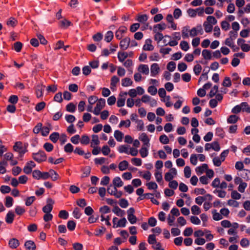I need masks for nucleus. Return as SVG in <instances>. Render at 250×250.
I'll list each match as a JSON object with an SVG mask.
<instances>
[{
    "instance_id": "obj_1",
    "label": "nucleus",
    "mask_w": 250,
    "mask_h": 250,
    "mask_svg": "<svg viewBox=\"0 0 250 250\" xmlns=\"http://www.w3.org/2000/svg\"><path fill=\"white\" fill-rule=\"evenodd\" d=\"M32 158L37 162L41 163L47 159L46 154L43 151L40 150L37 153H32Z\"/></svg>"
},
{
    "instance_id": "obj_2",
    "label": "nucleus",
    "mask_w": 250,
    "mask_h": 250,
    "mask_svg": "<svg viewBox=\"0 0 250 250\" xmlns=\"http://www.w3.org/2000/svg\"><path fill=\"white\" fill-rule=\"evenodd\" d=\"M105 105V100L104 99L100 98L97 101L96 105L93 110V113L96 115L100 114L102 109L104 107Z\"/></svg>"
},
{
    "instance_id": "obj_3",
    "label": "nucleus",
    "mask_w": 250,
    "mask_h": 250,
    "mask_svg": "<svg viewBox=\"0 0 250 250\" xmlns=\"http://www.w3.org/2000/svg\"><path fill=\"white\" fill-rule=\"evenodd\" d=\"M134 213L135 209L133 208H130L127 210V219L131 224H135L137 222V219Z\"/></svg>"
},
{
    "instance_id": "obj_4",
    "label": "nucleus",
    "mask_w": 250,
    "mask_h": 250,
    "mask_svg": "<svg viewBox=\"0 0 250 250\" xmlns=\"http://www.w3.org/2000/svg\"><path fill=\"white\" fill-rule=\"evenodd\" d=\"M47 204L42 208V211L45 213H50L53 209L54 201L51 198H48L46 201Z\"/></svg>"
},
{
    "instance_id": "obj_5",
    "label": "nucleus",
    "mask_w": 250,
    "mask_h": 250,
    "mask_svg": "<svg viewBox=\"0 0 250 250\" xmlns=\"http://www.w3.org/2000/svg\"><path fill=\"white\" fill-rule=\"evenodd\" d=\"M35 167L36 164L33 161H29L26 164L23 169V171L26 174H30L32 172L33 168Z\"/></svg>"
},
{
    "instance_id": "obj_6",
    "label": "nucleus",
    "mask_w": 250,
    "mask_h": 250,
    "mask_svg": "<svg viewBox=\"0 0 250 250\" xmlns=\"http://www.w3.org/2000/svg\"><path fill=\"white\" fill-rule=\"evenodd\" d=\"M160 72V68L157 63H154L150 66V73L152 76H156Z\"/></svg>"
},
{
    "instance_id": "obj_7",
    "label": "nucleus",
    "mask_w": 250,
    "mask_h": 250,
    "mask_svg": "<svg viewBox=\"0 0 250 250\" xmlns=\"http://www.w3.org/2000/svg\"><path fill=\"white\" fill-rule=\"evenodd\" d=\"M130 39L128 37H126L121 40L120 42V47L121 48L125 50L127 49L130 45Z\"/></svg>"
},
{
    "instance_id": "obj_8",
    "label": "nucleus",
    "mask_w": 250,
    "mask_h": 250,
    "mask_svg": "<svg viewBox=\"0 0 250 250\" xmlns=\"http://www.w3.org/2000/svg\"><path fill=\"white\" fill-rule=\"evenodd\" d=\"M139 139L144 143L143 146H146L147 147H149V139L146 133H142L140 135Z\"/></svg>"
},
{
    "instance_id": "obj_9",
    "label": "nucleus",
    "mask_w": 250,
    "mask_h": 250,
    "mask_svg": "<svg viewBox=\"0 0 250 250\" xmlns=\"http://www.w3.org/2000/svg\"><path fill=\"white\" fill-rule=\"evenodd\" d=\"M138 71L145 75H148L149 72L148 66L146 64H140L138 67Z\"/></svg>"
},
{
    "instance_id": "obj_10",
    "label": "nucleus",
    "mask_w": 250,
    "mask_h": 250,
    "mask_svg": "<svg viewBox=\"0 0 250 250\" xmlns=\"http://www.w3.org/2000/svg\"><path fill=\"white\" fill-rule=\"evenodd\" d=\"M143 49L145 51H152L154 49V46L152 45L151 39L146 40L145 43L143 46Z\"/></svg>"
},
{
    "instance_id": "obj_11",
    "label": "nucleus",
    "mask_w": 250,
    "mask_h": 250,
    "mask_svg": "<svg viewBox=\"0 0 250 250\" xmlns=\"http://www.w3.org/2000/svg\"><path fill=\"white\" fill-rule=\"evenodd\" d=\"M24 247L27 250H36L35 243L32 240H27L24 243Z\"/></svg>"
},
{
    "instance_id": "obj_12",
    "label": "nucleus",
    "mask_w": 250,
    "mask_h": 250,
    "mask_svg": "<svg viewBox=\"0 0 250 250\" xmlns=\"http://www.w3.org/2000/svg\"><path fill=\"white\" fill-rule=\"evenodd\" d=\"M45 86L42 84H38L36 87V94L37 98L42 97L43 95V91Z\"/></svg>"
},
{
    "instance_id": "obj_13",
    "label": "nucleus",
    "mask_w": 250,
    "mask_h": 250,
    "mask_svg": "<svg viewBox=\"0 0 250 250\" xmlns=\"http://www.w3.org/2000/svg\"><path fill=\"white\" fill-rule=\"evenodd\" d=\"M167 21L170 24L169 28H171L173 30H176L177 28L176 24L173 21V18L171 14H168L166 17Z\"/></svg>"
},
{
    "instance_id": "obj_14",
    "label": "nucleus",
    "mask_w": 250,
    "mask_h": 250,
    "mask_svg": "<svg viewBox=\"0 0 250 250\" xmlns=\"http://www.w3.org/2000/svg\"><path fill=\"white\" fill-rule=\"evenodd\" d=\"M8 245L10 248L16 249L20 245V242L16 238H12L9 240Z\"/></svg>"
},
{
    "instance_id": "obj_15",
    "label": "nucleus",
    "mask_w": 250,
    "mask_h": 250,
    "mask_svg": "<svg viewBox=\"0 0 250 250\" xmlns=\"http://www.w3.org/2000/svg\"><path fill=\"white\" fill-rule=\"evenodd\" d=\"M208 168V165L206 164H204L201 166H199L196 167V171L198 174H201L205 171H207Z\"/></svg>"
},
{
    "instance_id": "obj_16",
    "label": "nucleus",
    "mask_w": 250,
    "mask_h": 250,
    "mask_svg": "<svg viewBox=\"0 0 250 250\" xmlns=\"http://www.w3.org/2000/svg\"><path fill=\"white\" fill-rule=\"evenodd\" d=\"M112 182L114 187L115 188L121 187L124 185L123 181L119 177H116L114 178Z\"/></svg>"
},
{
    "instance_id": "obj_17",
    "label": "nucleus",
    "mask_w": 250,
    "mask_h": 250,
    "mask_svg": "<svg viewBox=\"0 0 250 250\" xmlns=\"http://www.w3.org/2000/svg\"><path fill=\"white\" fill-rule=\"evenodd\" d=\"M112 211L118 216L122 217L125 214V211L122 210L117 206L114 207L112 209Z\"/></svg>"
},
{
    "instance_id": "obj_18",
    "label": "nucleus",
    "mask_w": 250,
    "mask_h": 250,
    "mask_svg": "<svg viewBox=\"0 0 250 250\" xmlns=\"http://www.w3.org/2000/svg\"><path fill=\"white\" fill-rule=\"evenodd\" d=\"M14 213L11 211H9L6 214L5 221L8 224H11L14 220Z\"/></svg>"
},
{
    "instance_id": "obj_19",
    "label": "nucleus",
    "mask_w": 250,
    "mask_h": 250,
    "mask_svg": "<svg viewBox=\"0 0 250 250\" xmlns=\"http://www.w3.org/2000/svg\"><path fill=\"white\" fill-rule=\"evenodd\" d=\"M128 165V163L127 161L124 160L119 163L118 166L119 169L121 171L125 170L127 168Z\"/></svg>"
},
{
    "instance_id": "obj_20",
    "label": "nucleus",
    "mask_w": 250,
    "mask_h": 250,
    "mask_svg": "<svg viewBox=\"0 0 250 250\" xmlns=\"http://www.w3.org/2000/svg\"><path fill=\"white\" fill-rule=\"evenodd\" d=\"M128 57V53L119 52L118 53V58L120 62H123Z\"/></svg>"
},
{
    "instance_id": "obj_21",
    "label": "nucleus",
    "mask_w": 250,
    "mask_h": 250,
    "mask_svg": "<svg viewBox=\"0 0 250 250\" xmlns=\"http://www.w3.org/2000/svg\"><path fill=\"white\" fill-rule=\"evenodd\" d=\"M133 82L129 78H125L122 80V85L124 87H127L132 84Z\"/></svg>"
},
{
    "instance_id": "obj_22",
    "label": "nucleus",
    "mask_w": 250,
    "mask_h": 250,
    "mask_svg": "<svg viewBox=\"0 0 250 250\" xmlns=\"http://www.w3.org/2000/svg\"><path fill=\"white\" fill-rule=\"evenodd\" d=\"M146 146H143L140 150V153L142 157L145 158L148 155V149Z\"/></svg>"
},
{
    "instance_id": "obj_23",
    "label": "nucleus",
    "mask_w": 250,
    "mask_h": 250,
    "mask_svg": "<svg viewBox=\"0 0 250 250\" xmlns=\"http://www.w3.org/2000/svg\"><path fill=\"white\" fill-rule=\"evenodd\" d=\"M166 27L167 25L165 23H161L160 24H158L154 26L153 31L155 33H156L157 32V29L159 30H163L166 28Z\"/></svg>"
},
{
    "instance_id": "obj_24",
    "label": "nucleus",
    "mask_w": 250,
    "mask_h": 250,
    "mask_svg": "<svg viewBox=\"0 0 250 250\" xmlns=\"http://www.w3.org/2000/svg\"><path fill=\"white\" fill-rule=\"evenodd\" d=\"M239 119V117L237 116L236 115H230L228 118L227 122L229 124H235L238 121Z\"/></svg>"
},
{
    "instance_id": "obj_25",
    "label": "nucleus",
    "mask_w": 250,
    "mask_h": 250,
    "mask_svg": "<svg viewBox=\"0 0 250 250\" xmlns=\"http://www.w3.org/2000/svg\"><path fill=\"white\" fill-rule=\"evenodd\" d=\"M114 137L118 142H121L124 137V134L119 130H116L114 132Z\"/></svg>"
},
{
    "instance_id": "obj_26",
    "label": "nucleus",
    "mask_w": 250,
    "mask_h": 250,
    "mask_svg": "<svg viewBox=\"0 0 250 250\" xmlns=\"http://www.w3.org/2000/svg\"><path fill=\"white\" fill-rule=\"evenodd\" d=\"M242 111H246L247 113H250V106L247 102H243L240 104Z\"/></svg>"
},
{
    "instance_id": "obj_27",
    "label": "nucleus",
    "mask_w": 250,
    "mask_h": 250,
    "mask_svg": "<svg viewBox=\"0 0 250 250\" xmlns=\"http://www.w3.org/2000/svg\"><path fill=\"white\" fill-rule=\"evenodd\" d=\"M120 79L116 76H113L111 79V88L116 86L117 84L119 82Z\"/></svg>"
},
{
    "instance_id": "obj_28",
    "label": "nucleus",
    "mask_w": 250,
    "mask_h": 250,
    "mask_svg": "<svg viewBox=\"0 0 250 250\" xmlns=\"http://www.w3.org/2000/svg\"><path fill=\"white\" fill-rule=\"evenodd\" d=\"M76 109V105L72 103L68 104L66 106V110L69 112L73 113Z\"/></svg>"
},
{
    "instance_id": "obj_29",
    "label": "nucleus",
    "mask_w": 250,
    "mask_h": 250,
    "mask_svg": "<svg viewBox=\"0 0 250 250\" xmlns=\"http://www.w3.org/2000/svg\"><path fill=\"white\" fill-rule=\"evenodd\" d=\"M100 141L99 140L98 136L96 135H92V141L91 142V146L94 147L96 145H99Z\"/></svg>"
},
{
    "instance_id": "obj_30",
    "label": "nucleus",
    "mask_w": 250,
    "mask_h": 250,
    "mask_svg": "<svg viewBox=\"0 0 250 250\" xmlns=\"http://www.w3.org/2000/svg\"><path fill=\"white\" fill-rule=\"evenodd\" d=\"M17 21L13 17L10 18L7 21V25L11 27H15L17 24Z\"/></svg>"
},
{
    "instance_id": "obj_31",
    "label": "nucleus",
    "mask_w": 250,
    "mask_h": 250,
    "mask_svg": "<svg viewBox=\"0 0 250 250\" xmlns=\"http://www.w3.org/2000/svg\"><path fill=\"white\" fill-rule=\"evenodd\" d=\"M136 20L140 22L145 23L148 20V16L146 14L138 15Z\"/></svg>"
},
{
    "instance_id": "obj_32",
    "label": "nucleus",
    "mask_w": 250,
    "mask_h": 250,
    "mask_svg": "<svg viewBox=\"0 0 250 250\" xmlns=\"http://www.w3.org/2000/svg\"><path fill=\"white\" fill-rule=\"evenodd\" d=\"M91 168L89 167H85L82 169L83 174L82 175V177H88L90 173Z\"/></svg>"
},
{
    "instance_id": "obj_33",
    "label": "nucleus",
    "mask_w": 250,
    "mask_h": 250,
    "mask_svg": "<svg viewBox=\"0 0 250 250\" xmlns=\"http://www.w3.org/2000/svg\"><path fill=\"white\" fill-rule=\"evenodd\" d=\"M81 143L83 145H87L90 142V138L87 135H83L80 139Z\"/></svg>"
},
{
    "instance_id": "obj_34",
    "label": "nucleus",
    "mask_w": 250,
    "mask_h": 250,
    "mask_svg": "<svg viewBox=\"0 0 250 250\" xmlns=\"http://www.w3.org/2000/svg\"><path fill=\"white\" fill-rule=\"evenodd\" d=\"M50 177L53 181H56L59 178V175L58 173L53 169L49 170Z\"/></svg>"
},
{
    "instance_id": "obj_35",
    "label": "nucleus",
    "mask_w": 250,
    "mask_h": 250,
    "mask_svg": "<svg viewBox=\"0 0 250 250\" xmlns=\"http://www.w3.org/2000/svg\"><path fill=\"white\" fill-rule=\"evenodd\" d=\"M202 54L205 59L210 60L211 58V52L208 50H203Z\"/></svg>"
},
{
    "instance_id": "obj_36",
    "label": "nucleus",
    "mask_w": 250,
    "mask_h": 250,
    "mask_svg": "<svg viewBox=\"0 0 250 250\" xmlns=\"http://www.w3.org/2000/svg\"><path fill=\"white\" fill-rule=\"evenodd\" d=\"M229 152V149L224 150L220 155V165L222 162H224L226 157L228 156Z\"/></svg>"
},
{
    "instance_id": "obj_37",
    "label": "nucleus",
    "mask_w": 250,
    "mask_h": 250,
    "mask_svg": "<svg viewBox=\"0 0 250 250\" xmlns=\"http://www.w3.org/2000/svg\"><path fill=\"white\" fill-rule=\"evenodd\" d=\"M49 138L52 142L55 143L59 138V134L58 132H54L50 135Z\"/></svg>"
},
{
    "instance_id": "obj_38",
    "label": "nucleus",
    "mask_w": 250,
    "mask_h": 250,
    "mask_svg": "<svg viewBox=\"0 0 250 250\" xmlns=\"http://www.w3.org/2000/svg\"><path fill=\"white\" fill-rule=\"evenodd\" d=\"M128 146L126 145H121L118 147V151L120 153H125L129 154Z\"/></svg>"
},
{
    "instance_id": "obj_39",
    "label": "nucleus",
    "mask_w": 250,
    "mask_h": 250,
    "mask_svg": "<svg viewBox=\"0 0 250 250\" xmlns=\"http://www.w3.org/2000/svg\"><path fill=\"white\" fill-rule=\"evenodd\" d=\"M113 38V33L112 31H108L104 37V40L107 42H109Z\"/></svg>"
},
{
    "instance_id": "obj_40",
    "label": "nucleus",
    "mask_w": 250,
    "mask_h": 250,
    "mask_svg": "<svg viewBox=\"0 0 250 250\" xmlns=\"http://www.w3.org/2000/svg\"><path fill=\"white\" fill-rule=\"evenodd\" d=\"M13 199L10 196H7L5 198V206L7 208H10L13 205Z\"/></svg>"
},
{
    "instance_id": "obj_41",
    "label": "nucleus",
    "mask_w": 250,
    "mask_h": 250,
    "mask_svg": "<svg viewBox=\"0 0 250 250\" xmlns=\"http://www.w3.org/2000/svg\"><path fill=\"white\" fill-rule=\"evenodd\" d=\"M22 47V43L20 42H17L14 44L13 48L16 52H19L21 51Z\"/></svg>"
},
{
    "instance_id": "obj_42",
    "label": "nucleus",
    "mask_w": 250,
    "mask_h": 250,
    "mask_svg": "<svg viewBox=\"0 0 250 250\" xmlns=\"http://www.w3.org/2000/svg\"><path fill=\"white\" fill-rule=\"evenodd\" d=\"M50 125L49 126H42L41 133L42 136H46L49 133L50 130Z\"/></svg>"
},
{
    "instance_id": "obj_43",
    "label": "nucleus",
    "mask_w": 250,
    "mask_h": 250,
    "mask_svg": "<svg viewBox=\"0 0 250 250\" xmlns=\"http://www.w3.org/2000/svg\"><path fill=\"white\" fill-rule=\"evenodd\" d=\"M160 142L163 144H167L169 143V139L165 134L162 135L159 138Z\"/></svg>"
},
{
    "instance_id": "obj_44",
    "label": "nucleus",
    "mask_w": 250,
    "mask_h": 250,
    "mask_svg": "<svg viewBox=\"0 0 250 250\" xmlns=\"http://www.w3.org/2000/svg\"><path fill=\"white\" fill-rule=\"evenodd\" d=\"M127 223V221L125 218H123L118 221L117 225L116 228L118 227H125Z\"/></svg>"
},
{
    "instance_id": "obj_45",
    "label": "nucleus",
    "mask_w": 250,
    "mask_h": 250,
    "mask_svg": "<svg viewBox=\"0 0 250 250\" xmlns=\"http://www.w3.org/2000/svg\"><path fill=\"white\" fill-rule=\"evenodd\" d=\"M191 210L192 213L194 215H198L201 213L200 208L196 205L193 206L191 207Z\"/></svg>"
},
{
    "instance_id": "obj_46",
    "label": "nucleus",
    "mask_w": 250,
    "mask_h": 250,
    "mask_svg": "<svg viewBox=\"0 0 250 250\" xmlns=\"http://www.w3.org/2000/svg\"><path fill=\"white\" fill-rule=\"evenodd\" d=\"M0 191L3 194L8 193L10 192L11 188L8 186H1L0 188Z\"/></svg>"
},
{
    "instance_id": "obj_47",
    "label": "nucleus",
    "mask_w": 250,
    "mask_h": 250,
    "mask_svg": "<svg viewBox=\"0 0 250 250\" xmlns=\"http://www.w3.org/2000/svg\"><path fill=\"white\" fill-rule=\"evenodd\" d=\"M180 46L181 48L185 51H187L189 49L188 43L186 41H182L180 44Z\"/></svg>"
},
{
    "instance_id": "obj_48",
    "label": "nucleus",
    "mask_w": 250,
    "mask_h": 250,
    "mask_svg": "<svg viewBox=\"0 0 250 250\" xmlns=\"http://www.w3.org/2000/svg\"><path fill=\"white\" fill-rule=\"evenodd\" d=\"M45 103L44 102H40L37 104L35 107V109L37 111H40L42 110L45 106Z\"/></svg>"
},
{
    "instance_id": "obj_49",
    "label": "nucleus",
    "mask_w": 250,
    "mask_h": 250,
    "mask_svg": "<svg viewBox=\"0 0 250 250\" xmlns=\"http://www.w3.org/2000/svg\"><path fill=\"white\" fill-rule=\"evenodd\" d=\"M131 124L130 121L129 120H122L121 121L119 126L120 127H121L122 126H125V127H128L130 126Z\"/></svg>"
},
{
    "instance_id": "obj_50",
    "label": "nucleus",
    "mask_w": 250,
    "mask_h": 250,
    "mask_svg": "<svg viewBox=\"0 0 250 250\" xmlns=\"http://www.w3.org/2000/svg\"><path fill=\"white\" fill-rule=\"evenodd\" d=\"M175 68H176V63L174 62H172V61L170 62L167 64V69L169 71H171V72L173 71L175 69Z\"/></svg>"
},
{
    "instance_id": "obj_51",
    "label": "nucleus",
    "mask_w": 250,
    "mask_h": 250,
    "mask_svg": "<svg viewBox=\"0 0 250 250\" xmlns=\"http://www.w3.org/2000/svg\"><path fill=\"white\" fill-rule=\"evenodd\" d=\"M71 22L66 19H64L63 20L60 21V25L62 27L66 28L71 25Z\"/></svg>"
},
{
    "instance_id": "obj_52",
    "label": "nucleus",
    "mask_w": 250,
    "mask_h": 250,
    "mask_svg": "<svg viewBox=\"0 0 250 250\" xmlns=\"http://www.w3.org/2000/svg\"><path fill=\"white\" fill-rule=\"evenodd\" d=\"M218 90V87L217 85H215L211 89L209 96L210 97H213L217 94Z\"/></svg>"
},
{
    "instance_id": "obj_53",
    "label": "nucleus",
    "mask_w": 250,
    "mask_h": 250,
    "mask_svg": "<svg viewBox=\"0 0 250 250\" xmlns=\"http://www.w3.org/2000/svg\"><path fill=\"white\" fill-rule=\"evenodd\" d=\"M155 177L158 182H160L162 180V172L159 170H156L155 173Z\"/></svg>"
},
{
    "instance_id": "obj_54",
    "label": "nucleus",
    "mask_w": 250,
    "mask_h": 250,
    "mask_svg": "<svg viewBox=\"0 0 250 250\" xmlns=\"http://www.w3.org/2000/svg\"><path fill=\"white\" fill-rule=\"evenodd\" d=\"M59 217L63 219H66L68 217V213L66 210H62L59 213Z\"/></svg>"
},
{
    "instance_id": "obj_55",
    "label": "nucleus",
    "mask_w": 250,
    "mask_h": 250,
    "mask_svg": "<svg viewBox=\"0 0 250 250\" xmlns=\"http://www.w3.org/2000/svg\"><path fill=\"white\" fill-rule=\"evenodd\" d=\"M67 227L69 230L72 231L75 229L76 227V223L73 221H69L67 222Z\"/></svg>"
},
{
    "instance_id": "obj_56",
    "label": "nucleus",
    "mask_w": 250,
    "mask_h": 250,
    "mask_svg": "<svg viewBox=\"0 0 250 250\" xmlns=\"http://www.w3.org/2000/svg\"><path fill=\"white\" fill-rule=\"evenodd\" d=\"M203 25L206 32H210L212 31L213 25L210 23H208V22L205 21Z\"/></svg>"
},
{
    "instance_id": "obj_57",
    "label": "nucleus",
    "mask_w": 250,
    "mask_h": 250,
    "mask_svg": "<svg viewBox=\"0 0 250 250\" xmlns=\"http://www.w3.org/2000/svg\"><path fill=\"white\" fill-rule=\"evenodd\" d=\"M217 20L214 17L212 16H209L207 17L206 22H208V23H210L213 25L217 23Z\"/></svg>"
},
{
    "instance_id": "obj_58",
    "label": "nucleus",
    "mask_w": 250,
    "mask_h": 250,
    "mask_svg": "<svg viewBox=\"0 0 250 250\" xmlns=\"http://www.w3.org/2000/svg\"><path fill=\"white\" fill-rule=\"evenodd\" d=\"M231 197L233 199L238 200L241 198V195L236 190H233L231 193Z\"/></svg>"
},
{
    "instance_id": "obj_59",
    "label": "nucleus",
    "mask_w": 250,
    "mask_h": 250,
    "mask_svg": "<svg viewBox=\"0 0 250 250\" xmlns=\"http://www.w3.org/2000/svg\"><path fill=\"white\" fill-rule=\"evenodd\" d=\"M182 36L183 39L188 38V29L187 27H184L182 30Z\"/></svg>"
},
{
    "instance_id": "obj_60",
    "label": "nucleus",
    "mask_w": 250,
    "mask_h": 250,
    "mask_svg": "<svg viewBox=\"0 0 250 250\" xmlns=\"http://www.w3.org/2000/svg\"><path fill=\"white\" fill-rule=\"evenodd\" d=\"M25 212L24 208L21 206H17L15 208V212L19 215L23 214Z\"/></svg>"
},
{
    "instance_id": "obj_61",
    "label": "nucleus",
    "mask_w": 250,
    "mask_h": 250,
    "mask_svg": "<svg viewBox=\"0 0 250 250\" xmlns=\"http://www.w3.org/2000/svg\"><path fill=\"white\" fill-rule=\"evenodd\" d=\"M43 148L47 151L50 152L53 149V146L49 143H45L43 145Z\"/></svg>"
},
{
    "instance_id": "obj_62",
    "label": "nucleus",
    "mask_w": 250,
    "mask_h": 250,
    "mask_svg": "<svg viewBox=\"0 0 250 250\" xmlns=\"http://www.w3.org/2000/svg\"><path fill=\"white\" fill-rule=\"evenodd\" d=\"M64 149L66 152L71 153L73 151V146L71 144L68 143L64 146Z\"/></svg>"
},
{
    "instance_id": "obj_63",
    "label": "nucleus",
    "mask_w": 250,
    "mask_h": 250,
    "mask_svg": "<svg viewBox=\"0 0 250 250\" xmlns=\"http://www.w3.org/2000/svg\"><path fill=\"white\" fill-rule=\"evenodd\" d=\"M119 205L122 208H126L128 206V201L125 199H121L119 201Z\"/></svg>"
},
{
    "instance_id": "obj_64",
    "label": "nucleus",
    "mask_w": 250,
    "mask_h": 250,
    "mask_svg": "<svg viewBox=\"0 0 250 250\" xmlns=\"http://www.w3.org/2000/svg\"><path fill=\"white\" fill-rule=\"evenodd\" d=\"M193 233V229L191 228H187L183 232V234L185 236H189Z\"/></svg>"
}]
</instances>
